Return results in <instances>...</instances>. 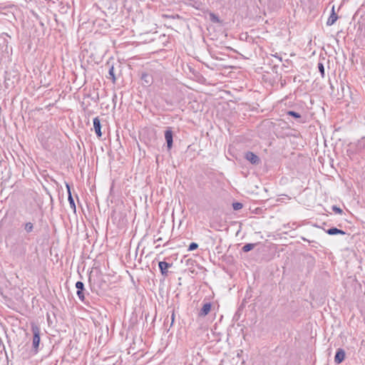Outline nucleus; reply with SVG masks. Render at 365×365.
<instances>
[{"label": "nucleus", "instance_id": "6", "mask_svg": "<svg viewBox=\"0 0 365 365\" xmlns=\"http://www.w3.org/2000/svg\"><path fill=\"white\" fill-rule=\"evenodd\" d=\"M159 269L160 270V272L163 275L167 276L168 275V269L171 267L172 264L168 263L166 262H160L158 264Z\"/></svg>", "mask_w": 365, "mask_h": 365}, {"label": "nucleus", "instance_id": "22", "mask_svg": "<svg viewBox=\"0 0 365 365\" xmlns=\"http://www.w3.org/2000/svg\"><path fill=\"white\" fill-rule=\"evenodd\" d=\"M210 19L212 22H216V23L220 22L219 18L213 14H210Z\"/></svg>", "mask_w": 365, "mask_h": 365}, {"label": "nucleus", "instance_id": "1", "mask_svg": "<svg viewBox=\"0 0 365 365\" xmlns=\"http://www.w3.org/2000/svg\"><path fill=\"white\" fill-rule=\"evenodd\" d=\"M31 331L34 335L32 340V351L36 354L38 351L40 344V328L37 325L33 324Z\"/></svg>", "mask_w": 365, "mask_h": 365}, {"label": "nucleus", "instance_id": "14", "mask_svg": "<svg viewBox=\"0 0 365 365\" xmlns=\"http://www.w3.org/2000/svg\"><path fill=\"white\" fill-rule=\"evenodd\" d=\"M108 74H109L110 78L112 79L113 82L115 83V73H114V67L113 66L109 68Z\"/></svg>", "mask_w": 365, "mask_h": 365}, {"label": "nucleus", "instance_id": "23", "mask_svg": "<svg viewBox=\"0 0 365 365\" xmlns=\"http://www.w3.org/2000/svg\"><path fill=\"white\" fill-rule=\"evenodd\" d=\"M174 320H175V313H174V312L173 311V312H172V315H171V324H173Z\"/></svg>", "mask_w": 365, "mask_h": 365}, {"label": "nucleus", "instance_id": "4", "mask_svg": "<svg viewBox=\"0 0 365 365\" xmlns=\"http://www.w3.org/2000/svg\"><path fill=\"white\" fill-rule=\"evenodd\" d=\"M141 81H142L143 85L144 86H149L153 82V79L152 76L148 74V73H143L142 74V76H141Z\"/></svg>", "mask_w": 365, "mask_h": 365}, {"label": "nucleus", "instance_id": "13", "mask_svg": "<svg viewBox=\"0 0 365 365\" xmlns=\"http://www.w3.org/2000/svg\"><path fill=\"white\" fill-rule=\"evenodd\" d=\"M255 245H256V244L248 243V244L245 245L242 247V250L243 252H247L252 250L255 247Z\"/></svg>", "mask_w": 365, "mask_h": 365}, {"label": "nucleus", "instance_id": "15", "mask_svg": "<svg viewBox=\"0 0 365 365\" xmlns=\"http://www.w3.org/2000/svg\"><path fill=\"white\" fill-rule=\"evenodd\" d=\"M287 115H291L295 118H301V115L299 113H297L295 111H293V110H289L287 112Z\"/></svg>", "mask_w": 365, "mask_h": 365}, {"label": "nucleus", "instance_id": "9", "mask_svg": "<svg viewBox=\"0 0 365 365\" xmlns=\"http://www.w3.org/2000/svg\"><path fill=\"white\" fill-rule=\"evenodd\" d=\"M211 307H212L211 303H210V302L205 303L202 306V309H200V311L199 312V316L200 317H205L206 315H207L211 310Z\"/></svg>", "mask_w": 365, "mask_h": 365}, {"label": "nucleus", "instance_id": "2", "mask_svg": "<svg viewBox=\"0 0 365 365\" xmlns=\"http://www.w3.org/2000/svg\"><path fill=\"white\" fill-rule=\"evenodd\" d=\"M173 133L170 128H168L165 131V139L167 143V147L168 150L171 149L173 146Z\"/></svg>", "mask_w": 365, "mask_h": 365}, {"label": "nucleus", "instance_id": "16", "mask_svg": "<svg viewBox=\"0 0 365 365\" xmlns=\"http://www.w3.org/2000/svg\"><path fill=\"white\" fill-rule=\"evenodd\" d=\"M318 69L322 75V77L324 76V66L322 63H318Z\"/></svg>", "mask_w": 365, "mask_h": 365}, {"label": "nucleus", "instance_id": "21", "mask_svg": "<svg viewBox=\"0 0 365 365\" xmlns=\"http://www.w3.org/2000/svg\"><path fill=\"white\" fill-rule=\"evenodd\" d=\"M332 210L334 212L337 213V214H341L343 212L342 210L340 208V207H338L336 205H334L332 207Z\"/></svg>", "mask_w": 365, "mask_h": 365}, {"label": "nucleus", "instance_id": "24", "mask_svg": "<svg viewBox=\"0 0 365 365\" xmlns=\"http://www.w3.org/2000/svg\"><path fill=\"white\" fill-rule=\"evenodd\" d=\"M92 280H93V277L91 274H90L89 278H88V281H89L90 284L92 283Z\"/></svg>", "mask_w": 365, "mask_h": 365}, {"label": "nucleus", "instance_id": "3", "mask_svg": "<svg viewBox=\"0 0 365 365\" xmlns=\"http://www.w3.org/2000/svg\"><path fill=\"white\" fill-rule=\"evenodd\" d=\"M245 158L253 165L259 163V158L252 152H247L245 154Z\"/></svg>", "mask_w": 365, "mask_h": 365}, {"label": "nucleus", "instance_id": "5", "mask_svg": "<svg viewBox=\"0 0 365 365\" xmlns=\"http://www.w3.org/2000/svg\"><path fill=\"white\" fill-rule=\"evenodd\" d=\"M93 127L95 132L98 138L102 136L101 120L98 117H96L93 119Z\"/></svg>", "mask_w": 365, "mask_h": 365}, {"label": "nucleus", "instance_id": "8", "mask_svg": "<svg viewBox=\"0 0 365 365\" xmlns=\"http://www.w3.org/2000/svg\"><path fill=\"white\" fill-rule=\"evenodd\" d=\"M338 19V15L334 11V6H332L331 13L327 21V26L333 25Z\"/></svg>", "mask_w": 365, "mask_h": 365}, {"label": "nucleus", "instance_id": "19", "mask_svg": "<svg viewBox=\"0 0 365 365\" xmlns=\"http://www.w3.org/2000/svg\"><path fill=\"white\" fill-rule=\"evenodd\" d=\"M83 290H77V295L79 298V299L82 302L84 301V299H85V296L83 294Z\"/></svg>", "mask_w": 365, "mask_h": 365}, {"label": "nucleus", "instance_id": "20", "mask_svg": "<svg viewBox=\"0 0 365 365\" xmlns=\"http://www.w3.org/2000/svg\"><path fill=\"white\" fill-rule=\"evenodd\" d=\"M197 247H198V245H197V243H195V242H192V243H190V245H189L188 250H189V251H192V250H196Z\"/></svg>", "mask_w": 365, "mask_h": 365}, {"label": "nucleus", "instance_id": "17", "mask_svg": "<svg viewBox=\"0 0 365 365\" xmlns=\"http://www.w3.org/2000/svg\"><path fill=\"white\" fill-rule=\"evenodd\" d=\"M232 207L235 210H239L240 209H242V204L240 203V202H234L232 204Z\"/></svg>", "mask_w": 365, "mask_h": 365}, {"label": "nucleus", "instance_id": "7", "mask_svg": "<svg viewBox=\"0 0 365 365\" xmlns=\"http://www.w3.org/2000/svg\"><path fill=\"white\" fill-rule=\"evenodd\" d=\"M345 357V352L342 349H339L334 356V361L336 364L342 362Z\"/></svg>", "mask_w": 365, "mask_h": 365}, {"label": "nucleus", "instance_id": "18", "mask_svg": "<svg viewBox=\"0 0 365 365\" xmlns=\"http://www.w3.org/2000/svg\"><path fill=\"white\" fill-rule=\"evenodd\" d=\"M76 287L78 290H83L84 284L82 282L78 281L76 283Z\"/></svg>", "mask_w": 365, "mask_h": 365}, {"label": "nucleus", "instance_id": "11", "mask_svg": "<svg viewBox=\"0 0 365 365\" xmlns=\"http://www.w3.org/2000/svg\"><path fill=\"white\" fill-rule=\"evenodd\" d=\"M22 227L27 234H30L34 230V223L31 222H24L22 224Z\"/></svg>", "mask_w": 365, "mask_h": 365}, {"label": "nucleus", "instance_id": "12", "mask_svg": "<svg viewBox=\"0 0 365 365\" xmlns=\"http://www.w3.org/2000/svg\"><path fill=\"white\" fill-rule=\"evenodd\" d=\"M326 232L330 235H345V232L342 230H339L336 227H331L328 229Z\"/></svg>", "mask_w": 365, "mask_h": 365}, {"label": "nucleus", "instance_id": "10", "mask_svg": "<svg viewBox=\"0 0 365 365\" xmlns=\"http://www.w3.org/2000/svg\"><path fill=\"white\" fill-rule=\"evenodd\" d=\"M66 188H67L68 194V202H69V204H70V207H71V208L74 212H76V205H75V202H74V200H73V198L72 197V195H71V188H70V186H69L68 184H66Z\"/></svg>", "mask_w": 365, "mask_h": 365}]
</instances>
